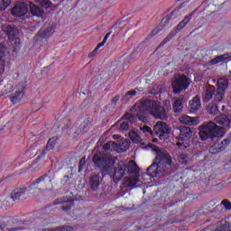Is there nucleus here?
<instances>
[{
    "mask_svg": "<svg viewBox=\"0 0 231 231\" xmlns=\"http://www.w3.org/2000/svg\"><path fill=\"white\" fill-rule=\"evenodd\" d=\"M172 159L169 153H159L154 162L147 168V174L150 178H160V176H169L172 174L171 165Z\"/></svg>",
    "mask_w": 231,
    "mask_h": 231,
    "instance_id": "f257e3e1",
    "label": "nucleus"
},
{
    "mask_svg": "<svg viewBox=\"0 0 231 231\" xmlns=\"http://www.w3.org/2000/svg\"><path fill=\"white\" fill-rule=\"evenodd\" d=\"M140 109L143 111V113H149L154 118L159 120H168L169 116L167 113L171 109V106H162L160 104V101L152 100V99H143L140 102Z\"/></svg>",
    "mask_w": 231,
    "mask_h": 231,
    "instance_id": "f03ea898",
    "label": "nucleus"
},
{
    "mask_svg": "<svg viewBox=\"0 0 231 231\" xmlns=\"http://www.w3.org/2000/svg\"><path fill=\"white\" fill-rule=\"evenodd\" d=\"M199 136L201 142H207V140H216V138H223L225 134V128L223 126H217V125L212 121L205 122L199 126Z\"/></svg>",
    "mask_w": 231,
    "mask_h": 231,
    "instance_id": "7ed1b4c3",
    "label": "nucleus"
},
{
    "mask_svg": "<svg viewBox=\"0 0 231 231\" xmlns=\"http://www.w3.org/2000/svg\"><path fill=\"white\" fill-rule=\"evenodd\" d=\"M92 162L95 167L99 169L102 178H106L107 174H110L113 165L116 163V157L113 158L106 152H98L94 154Z\"/></svg>",
    "mask_w": 231,
    "mask_h": 231,
    "instance_id": "20e7f679",
    "label": "nucleus"
},
{
    "mask_svg": "<svg viewBox=\"0 0 231 231\" xmlns=\"http://www.w3.org/2000/svg\"><path fill=\"white\" fill-rule=\"evenodd\" d=\"M39 183H51V179L48 174H44L38 178L36 181L31 183L29 188H16L13 192H11V199L13 201H17V199H20L21 198H26L25 195L33 190V188L37 187Z\"/></svg>",
    "mask_w": 231,
    "mask_h": 231,
    "instance_id": "39448f33",
    "label": "nucleus"
},
{
    "mask_svg": "<svg viewBox=\"0 0 231 231\" xmlns=\"http://www.w3.org/2000/svg\"><path fill=\"white\" fill-rule=\"evenodd\" d=\"M14 90V93L10 97V100L12 104H17L18 102H21L23 100V97H24V93L26 91V84L25 83H20L15 88L13 87L12 84H7L3 93L5 95H10V93H13Z\"/></svg>",
    "mask_w": 231,
    "mask_h": 231,
    "instance_id": "423d86ee",
    "label": "nucleus"
},
{
    "mask_svg": "<svg viewBox=\"0 0 231 231\" xmlns=\"http://www.w3.org/2000/svg\"><path fill=\"white\" fill-rule=\"evenodd\" d=\"M2 30L7 35L9 41H11L13 51H19L23 44L21 43V40L19 38H16L19 33V30L17 29V27H15V25H5L2 27Z\"/></svg>",
    "mask_w": 231,
    "mask_h": 231,
    "instance_id": "0eeeda50",
    "label": "nucleus"
},
{
    "mask_svg": "<svg viewBox=\"0 0 231 231\" xmlns=\"http://www.w3.org/2000/svg\"><path fill=\"white\" fill-rule=\"evenodd\" d=\"M189 86H190V82L187 75L182 74L174 79L171 82V89L173 95H180L183 93V91H187L189 89Z\"/></svg>",
    "mask_w": 231,
    "mask_h": 231,
    "instance_id": "6e6552de",
    "label": "nucleus"
},
{
    "mask_svg": "<svg viewBox=\"0 0 231 231\" xmlns=\"http://www.w3.org/2000/svg\"><path fill=\"white\" fill-rule=\"evenodd\" d=\"M227 89L228 79L223 78L218 79L216 88V102H223Z\"/></svg>",
    "mask_w": 231,
    "mask_h": 231,
    "instance_id": "1a4fd4ad",
    "label": "nucleus"
},
{
    "mask_svg": "<svg viewBox=\"0 0 231 231\" xmlns=\"http://www.w3.org/2000/svg\"><path fill=\"white\" fill-rule=\"evenodd\" d=\"M194 15V12H191L190 14H189L188 15H186L182 21H180L178 25L175 28V32H171L168 37L163 41V42H169V41H171V39H172V37H174L176 35V33H178V32H181V30H183V28H185V26H187L189 24V23H190V21L192 20V16Z\"/></svg>",
    "mask_w": 231,
    "mask_h": 231,
    "instance_id": "9d476101",
    "label": "nucleus"
},
{
    "mask_svg": "<svg viewBox=\"0 0 231 231\" xmlns=\"http://www.w3.org/2000/svg\"><path fill=\"white\" fill-rule=\"evenodd\" d=\"M216 87L214 85H210L209 83H207L204 86V92L202 94V102L203 104H208L212 98H214L216 102Z\"/></svg>",
    "mask_w": 231,
    "mask_h": 231,
    "instance_id": "9b49d317",
    "label": "nucleus"
},
{
    "mask_svg": "<svg viewBox=\"0 0 231 231\" xmlns=\"http://www.w3.org/2000/svg\"><path fill=\"white\" fill-rule=\"evenodd\" d=\"M125 163L124 162H119L116 167L114 168V172L112 173V179L114 183H118L122 180V178L125 176Z\"/></svg>",
    "mask_w": 231,
    "mask_h": 231,
    "instance_id": "f8f14e48",
    "label": "nucleus"
},
{
    "mask_svg": "<svg viewBox=\"0 0 231 231\" xmlns=\"http://www.w3.org/2000/svg\"><path fill=\"white\" fill-rule=\"evenodd\" d=\"M14 17H24L28 14V5L24 2H18L11 10Z\"/></svg>",
    "mask_w": 231,
    "mask_h": 231,
    "instance_id": "ddd939ff",
    "label": "nucleus"
},
{
    "mask_svg": "<svg viewBox=\"0 0 231 231\" xmlns=\"http://www.w3.org/2000/svg\"><path fill=\"white\" fill-rule=\"evenodd\" d=\"M228 145H230V139H224L221 142L218 141L209 147V152L210 154H219V152H223Z\"/></svg>",
    "mask_w": 231,
    "mask_h": 231,
    "instance_id": "4468645a",
    "label": "nucleus"
},
{
    "mask_svg": "<svg viewBox=\"0 0 231 231\" xmlns=\"http://www.w3.org/2000/svg\"><path fill=\"white\" fill-rule=\"evenodd\" d=\"M153 131L157 136H167V134H171V128L166 123L162 121H158L153 126Z\"/></svg>",
    "mask_w": 231,
    "mask_h": 231,
    "instance_id": "2eb2a0df",
    "label": "nucleus"
},
{
    "mask_svg": "<svg viewBox=\"0 0 231 231\" xmlns=\"http://www.w3.org/2000/svg\"><path fill=\"white\" fill-rule=\"evenodd\" d=\"M52 205H63L62 210L63 212H69L71 208H73V199L68 198V197H62L60 199H58L53 201Z\"/></svg>",
    "mask_w": 231,
    "mask_h": 231,
    "instance_id": "dca6fc26",
    "label": "nucleus"
},
{
    "mask_svg": "<svg viewBox=\"0 0 231 231\" xmlns=\"http://www.w3.org/2000/svg\"><path fill=\"white\" fill-rule=\"evenodd\" d=\"M55 145H57V137H51L49 139V141L47 142V145L45 147V150H43L36 158V162H39L41 160H44V158H46V152L48 151H51V149H53V147H55Z\"/></svg>",
    "mask_w": 231,
    "mask_h": 231,
    "instance_id": "f3484780",
    "label": "nucleus"
},
{
    "mask_svg": "<svg viewBox=\"0 0 231 231\" xmlns=\"http://www.w3.org/2000/svg\"><path fill=\"white\" fill-rule=\"evenodd\" d=\"M180 134L177 137V140H180L181 142H187V140H190L192 136V130L189 126H180L179 128Z\"/></svg>",
    "mask_w": 231,
    "mask_h": 231,
    "instance_id": "a211bd4d",
    "label": "nucleus"
},
{
    "mask_svg": "<svg viewBox=\"0 0 231 231\" xmlns=\"http://www.w3.org/2000/svg\"><path fill=\"white\" fill-rule=\"evenodd\" d=\"M230 60V54L225 53L219 56L215 57L208 62V66H216L221 62H228Z\"/></svg>",
    "mask_w": 231,
    "mask_h": 231,
    "instance_id": "6ab92c4d",
    "label": "nucleus"
},
{
    "mask_svg": "<svg viewBox=\"0 0 231 231\" xmlns=\"http://www.w3.org/2000/svg\"><path fill=\"white\" fill-rule=\"evenodd\" d=\"M199 109H201V97L197 95L189 101V111L190 113H196Z\"/></svg>",
    "mask_w": 231,
    "mask_h": 231,
    "instance_id": "aec40b11",
    "label": "nucleus"
},
{
    "mask_svg": "<svg viewBox=\"0 0 231 231\" xmlns=\"http://www.w3.org/2000/svg\"><path fill=\"white\" fill-rule=\"evenodd\" d=\"M125 171L127 174H134V176H139L140 170L134 161H130L128 164H125Z\"/></svg>",
    "mask_w": 231,
    "mask_h": 231,
    "instance_id": "412c9836",
    "label": "nucleus"
},
{
    "mask_svg": "<svg viewBox=\"0 0 231 231\" xmlns=\"http://www.w3.org/2000/svg\"><path fill=\"white\" fill-rule=\"evenodd\" d=\"M0 39H2L0 35ZM6 51V47H5V44L0 42V75H3L5 73V66L6 64V61L5 60V53Z\"/></svg>",
    "mask_w": 231,
    "mask_h": 231,
    "instance_id": "4be33fe9",
    "label": "nucleus"
},
{
    "mask_svg": "<svg viewBox=\"0 0 231 231\" xmlns=\"http://www.w3.org/2000/svg\"><path fill=\"white\" fill-rule=\"evenodd\" d=\"M89 185L91 190L97 191L98 190V187H100V175L93 174L89 178Z\"/></svg>",
    "mask_w": 231,
    "mask_h": 231,
    "instance_id": "5701e85b",
    "label": "nucleus"
},
{
    "mask_svg": "<svg viewBox=\"0 0 231 231\" xmlns=\"http://www.w3.org/2000/svg\"><path fill=\"white\" fill-rule=\"evenodd\" d=\"M29 8L31 10V14L35 15V17H42L44 14V10L32 2L29 3Z\"/></svg>",
    "mask_w": 231,
    "mask_h": 231,
    "instance_id": "b1692460",
    "label": "nucleus"
},
{
    "mask_svg": "<svg viewBox=\"0 0 231 231\" xmlns=\"http://www.w3.org/2000/svg\"><path fill=\"white\" fill-rule=\"evenodd\" d=\"M180 122L185 125H198V118L190 117L189 116H181L180 117Z\"/></svg>",
    "mask_w": 231,
    "mask_h": 231,
    "instance_id": "393cba45",
    "label": "nucleus"
},
{
    "mask_svg": "<svg viewBox=\"0 0 231 231\" xmlns=\"http://www.w3.org/2000/svg\"><path fill=\"white\" fill-rule=\"evenodd\" d=\"M138 183V177H125L123 180V185L125 189L135 187Z\"/></svg>",
    "mask_w": 231,
    "mask_h": 231,
    "instance_id": "a878e982",
    "label": "nucleus"
},
{
    "mask_svg": "<svg viewBox=\"0 0 231 231\" xmlns=\"http://www.w3.org/2000/svg\"><path fill=\"white\" fill-rule=\"evenodd\" d=\"M53 27H47L46 29H41L39 32L40 39H50L53 35Z\"/></svg>",
    "mask_w": 231,
    "mask_h": 231,
    "instance_id": "bb28decb",
    "label": "nucleus"
},
{
    "mask_svg": "<svg viewBox=\"0 0 231 231\" xmlns=\"http://www.w3.org/2000/svg\"><path fill=\"white\" fill-rule=\"evenodd\" d=\"M217 122L219 124V125H224V127H229L231 118L226 115H221L217 117Z\"/></svg>",
    "mask_w": 231,
    "mask_h": 231,
    "instance_id": "cd10ccee",
    "label": "nucleus"
},
{
    "mask_svg": "<svg viewBox=\"0 0 231 231\" xmlns=\"http://www.w3.org/2000/svg\"><path fill=\"white\" fill-rule=\"evenodd\" d=\"M207 112L208 115H211L212 116H216L217 113H219V108L217 107V104L216 103H209L207 106Z\"/></svg>",
    "mask_w": 231,
    "mask_h": 231,
    "instance_id": "c85d7f7f",
    "label": "nucleus"
},
{
    "mask_svg": "<svg viewBox=\"0 0 231 231\" xmlns=\"http://www.w3.org/2000/svg\"><path fill=\"white\" fill-rule=\"evenodd\" d=\"M183 109V98H177L173 102V111L174 113H181Z\"/></svg>",
    "mask_w": 231,
    "mask_h": 231,
    "instance_id": "c756f323",
    "label": "nucleus"
},
{
    "mask_svg": "<svg viewBox=\"0 0 231 231\" xmlns=\"http://www.w3.org/2000/svg\"><path fill=\"white\" fill-rule=\"evenodd\" d=\"M123 120H127V122H130L131 124H134L135 122H138V116L132 115L131 113H125L123 117Z\"/></svg>",
    "mask_w": 231,
    "mask_h": 231,
    "instance_id": "7c9ffc66",
    "label": "nucleus"
},
{
    "mask_svg": "<svg viewBox=\"0 0 231 231\" xmlns=\"http://www.w3.org/2000/svg\"><path fill=\"white\" fill-rule=\"evenodd\" d=\"M10 5H12V0H0V12H5Z\"/></svg>",
    "mask_w": 231,
    "mask_h": 231,
    "instance_id": "2f4dec72",
    "label": "nucleus"
},
{
    "mask_svg": "<svg viewBox=\"0 0 231 231\" xmlns=\"http://www.w3.org/2000/svg\"><path fill=\"white\" fill-rule=\"evenodd\" d=\"M42 231H73V226H62V227H56L55 229H48L44 228Z\"/></svg>",
    "mask_w": 231,
    "mask_h": 231,
    "instance_id": "473e14b6",
    "label": "nucleus"
},
{
    "mask_svg": "<svg viewBox=\"0 0 231 231\" xmlns=\"http://www.w3.org/2000/svg\"><path fill=\"white\" fill-rule=\"evenodd\" d=\"M179 163L180 165H187L189 163V155L182 153L179 156Z\"/></svg>",
    "mask_w": 231,
    "mask_h": 231,
    "instance_id": "72a5a7b5",
    "label": "nucleus"
},
{
    "mask_svg": "<svg viewBox=\"0 0 231 231\" xmlns=\"http://www.w3.org/2000/svg\"><path fill=\"white\" fill-rule=\"evenodd\" d=\"M38 2L43 8H51L53 6V4L50 0H38Z\"/></svg>",
    "mask_w": 231,
    "mask_h": 231,
    "instance_id": "f704fd0d",
    "label": "nucleus"
},
{
    "mask_svg": "<svg viewBox=\"0 0 231 231\" xmlns=\"http://www.w3.org/2000/svg\"><path fill=\"white\" fill-rule=\"evenodd\" d=\"M129 138L132 140V142H138V140H140V136H138V134H136L134 131L129 132Z\"/></svg>",
    "mask_w": 231,
    "mask_h": 231,
    "instance_id": "c9c22d12",
    "label": "nucleus"
},
{
    "mask_svg": "<svg viewBox=\"0 0 231 231\" xmlns=\"http://www.w3.org/2000/svg\"><path fill=\"white\" fill-rule=\"evenodd\" d=\"M220 205H223L226 210H231V202L228 199H223Z\"/></svg>",
    "mask_w": 231,
    "mask_h": 231,
    "instance_id": "e433bc0d",
    "label": "nucleus"
},
{
    "mask_svg": "<svg viewBox=\"0 0 231 231\" xmlns=\"http://www.w3.org/2000/svg\"><path fill=\"white\" fill-rule=\"evenodd\" d=\"M120 129H121V131H128L129 130V123H127V122L121 123Z\"/></svg>",
    "mask_w": 231,
    "mask_h": 231,
    "instance_id": "4c0bfd02",
    "label": "nucleus"
},
{
    "mask_svg": "<svg viewBox=\"0 0 231 231\" xmlns=\"http://www.w3.org/2000/svg\"><path fill=\"white\" fill-rule=\"evenodd\" d=\"M141 130L143 131V133H149V134H152V129H151V127L147 125L143 126Z\"/></svg>",
    "mask_w": 231,
    "mask_h": 231,
    "instance_id": "58836bf2",
    "label": "nucleus"
},
{
    "mask_svg": "<svg viewBox=\"0 0 231 231\" xmlns=\"http://www.w3.org/2000/svg\"><path fill=\"white\" fill-rule=\"evenodd\" d=\"M137 120H139V122H143V124H147V122H149V119L145 116H137Z\"/></svg>",
    "mask_w": 231,
    "mask_h": 231,
    "instance_id": "ea45409f",
    "label": "nucleus"
},
{
    "mask_svg": "<svg viewBox=\"0 0 231 231\" xmlns=\"http://www.w3.org/2000/svg\"><path fill=\"white\" fill-rule=\"evenodd\" d=\"M86 167V157H83L79 161V171H82Z\"/></svg>",
    "mask_w": 231,
    "mask_h": 231,
    "instance_id": "a19ab883",
    "label": "nucleus"
},
{
    "mask_svg": "<svg viewBox=\"0 0 231 231\" xmlns=\"http://www.w3.org/2000/svg\"><path fill=\"white\" fill-rule=\"evenodd\" d=\"M136 96V90H129L125 93V97H135Z\"/></svg>",
    "mask_w": 231,
    "mask_h": 231,
    "instance_id": "79ce46f5",
    "label": "nucleus"
},
{
    "mask_svg": "<svg viewBox=\"0 0 231 231\" xmlns=\"http://www.w3.org/2000/svg\"><path fill=\"white\" fill-rule=\"evenodd\" d=\"M106 42V40H103L100 43H98L97 46L95 48V51H98V50H100V48H102V46H104Z\"/></svg>",
    "mask_w": 231,
    "mask_h": 231,
    "instance_id": "37998d69",
    "label": "nucleus"
},
{
    "mask_svg": "<svg viewBox=\"0 0 231 231\" xmlns=\"http://www.w3.org/2000/svg\"><path fill=\"white\" fill-rule=\"evenodd\" d=\"M111 149V143H106L103 145L104 151H109Z\"/></svg>",
    "mask_w": 231,
    "mask_h": 231,
    "instance_id": "c03bdc74",
    "label": "nucleus"
},
{
    "mask_svg": "<svg viewBox=\"0 0 231 231\" xmlns=\"http://www.w3.org/2000/svg\"><path fill=\"white\" fill-rule=\"evenodd\" d=\"M110 36H111V32H107V33L105 35L103 41H105V42H107V40L109 39Z\"/></svg>",
    "mask_w": 231,
    "mask_h": 231,
    "instance_id": "a18cd8bd",
    "label": "nucleus"
},
{
    "mask_svg": "<svg viewBox=\"0 0 231 231\" xmlns=\"http://www.w3.org/2000/svg\"><path fill=\"white\" fill-rule=\"evenodd\" d=\"M97 51H95V49H94V51L88 54V59H91L92 57H95V55H97Z\"/></svg>",
    "mask_w": 231,
    "mask_h": 231,
    "instance_id": "49530a36",
    "label": "nucleus"
},
{
    "mask_svg": "<svg viewBox=\"0 0 231 231\" xmlns=\"http://www.w3.org/2000/svg\"><path fill=\"white\" fill-rule=\"evenodd\" d=\"M122 20H118L116 24L113 25V28H116V26H120V24H122Z\"/></svg>",
    "mask_w": 231,
    "mask_h": 231,
    "instance_id": "de8ad7c7",
    "label": "nucleus"
},
{
    "mask_svg": "<svg viewBox=\"0 0 231 231\" xmlns=\"http://www.w3.org/2000/svg\"><path fill=\"white\" fill-rule=\"evenodd\" d=\"M150 93H151V95H157V94H158V91L156 90V88H152V89L150 90Z\"/></svg>",
    "mask_w": 231,
    "mask_h": 231,
    "instance_id": "09e8293b",
    "label": "nucleus"
},
{
    "mask_svg": "<svg viewBox=\"0 0 231 231\" xmlns=\"http://www.w3.org/2000/svg\"><path fill=\"white\" fill-rule=\"evenodd\" d=\"M116 102H118V97H115L112 99V103H113V104H116Z\"/></svg>",
    "mask_w": 231,
    "mask_h": 231,
    "instance_id": "8fccbe9b",
    "label": "nucleus"
},
{
    "mask_svg": "<svg viewBox=\"0 0 231 231\" xmlns=\"http://www.w3.org/2000/svg\"><path fill=\"white\" fill-rule=\"evenodd\" d=\"M156 33H158V29H153L152 31V35H156Z\"/></svg>",
    "mask_w": 231,
    "mask_h": 231,
    "instance_id": "3c124183",
    "label": "nucleus"
},
{
    "mask_svg": "<svg viewBox=\"0 0 231 231\" xmlns=\"http://www.w3.org/2000/svg\"><path fill=\"white\" fill-rule=\"evenodd\" d=\"M3 228H5V225H0V231H3Z\"/></svg>",
    "mask_w": 231,
    "mask_h": 231,
    "instance_id": "603ef678",
    "label": "nucleus"
},
{
    "mask_svg": "<svg viewBox=\"0 0 231 231\" xmlns=\"http://www.w3.org/2000/svg\"><path fill=\"white\" fill-rule=\"evenodd\" d=\"M178 147H181V143H177Z\"/></svg>",
    "mask_w": 231,
    "mask_h": 231,
    "instance_id": "864d4df0",
    "label": "nucleus"
},
{
    "mask_svg": "<svg viewBox=\"0 0 231 231\" xmlns=\"http://www.w3.org/2000/svg\"><path fill=\"white\" fill-rule=\"evenodd\" d=\"M19 230H23V228H20Z\"/></svg>",
    "mask_w": 231,
    "mask_h": 231,
    "instance_id": "5fc2aeb1",
    "label": "nucleus"
},
{
    "mask_svg": "<svg viewBox=\"0 0 231 231\" xmlns=\"http://www.w3.org/2000/svg\"><path fill=\"white\" fill-rule=\"evenodd\" d=\"M178 1H181V0H178Z\"/></svg>",
    "mask_w": 231,
    "mask_h": 231,
    "instance_id": "6e6d98bb",
    "label": "nucleus"
}]
</instances>
